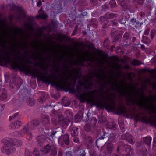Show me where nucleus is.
I'll list each match as a JSON object with an SVG mask.
<instances>
[{"label":"nucleus","mask_w":156,"mask_h":156,"mask_svg":"<svg viewBox=\"0 0 156 156\" xmlns=\"http://www.w3.org/2000/svg\"><path fill=\"white\" fill-rule=\"evenodd\" d=\"M116 134L115 133H111L109 135L108 138V141L109 142L112 143V142H115L116 140Z\"/></svg>","instance_id":"17"},{"label":"nucleus","mask_w":156,"mask_h":156,"mask_svg":"<svg viewBox=\"0 0 156 156\" xmlns=\"http://www.w3.org/2000/svg\"><path fill=\"white\" fill-rule=\"evenodd\" d=\"M107 129H106V130L104 129H102V133L101 134L100 137L98 139V140H100L101 139H104L106 138L108 136V133L106 131Z\"/></svg>","instance_id":"14"},{"label":"nucleus","mask_w":156,"mask_h":156,"mask_svg":"<svg viewBox=\"0 0 156 156\" xmlns=\"http://www.w3.org/2000/svg\"><path fill=\"white\" fill-rule=\"evenodd\" d=\"M57 148L54 146L50 152V156H55L57 154Z\"/></svg>","instance_id":"27"},{"label":"nucleus","mask_w":156,"mask_h":156,"mask_svg":"<svg viewBox=\"0 0 156 156\" xmlns=\"http://www.w3.org/2000/svg\"><path fill=\"white\" fill-rule=\"evenodd\" d=\"M105 84L104 85V87H106V85L108 84V85L111 86V88L112 90L113 91H117L119 92L120 95L121 96H124L126 97V100L127 102V105H129V103L132 102L131 97L130 95L129 92L126 90L124 92L122 91L118 84L114 82H105Z\"/></svg>","instance_id":"4"},{"label":"nucleus","mask_w":156,"mask_h":156,"mask_svg":"<svg viewBox=\"0 0 156 156\" xmlns=\"http://www.w3.org/2000/svg\"><path fill=\"white\" fill-rule=\"evenodd\" d=\"M150 28H147L144 32V34L145 35L147 36L148 34L149 33L150 31Z\"/></svg>","instance_id":"62"},{"label":"nucleus","mask_w":156,"mask_h":156,"mask_svg":"<svg viewBox=\"0 0 156 156\" xmlns=\"http://www.w3.org/2000/svg\"><path fill=\"white\" fill-rule=\"evenodd\" d=\"M49 96L48 94H46L44 93H43L40 96V98L38 99L39 102L43 103L45 100L46 99L48 98Z\"/></svg>","instance_id":"13"},{"label":"nucleus","mask_w":156,"mask_h":156,"mask_svg":"<svg viewBox=\"0 0 156 156\" xmlns=\"http://www.w3.org/2000/svg\"><path fill=\"white\" fill-rule=\"evenodd\" d=\"M51 122L55 126H56L58 123V121L54 118H52L51 119Z\"/></svg>","instance_id":"45"},{"label":"nucleus","mask_w":156,"mask_h":156,"mask_svg":"<svg viewBox=\"0 0 156 156\" xmlns=\"http://www.w3.org/2000/svg\"><path fill=\"white\" fill-rule=\"evenodd\" d=\"M115 126V124L113 122H112L107 125L106 128L107 129L115 130L116 129Z\"/></svg>","instance_id":"28"},{"label":"nucleus","mask_w":156,"mask_h":156,"mask_svg":"<svg viewBox=\"0 0 156 156\" xmlns=\"http://www.w3.org/2000/svg\"><path fill=\"white\" fill-rule=\"evenodd\" d=\"M90 156H96V152L94 150H92L90 151Z\"/></svg>","instance_id":"52"},{"label":"nucleus","mask_w":156,"mask_h":156,"mask_svg":"<svg viewBox=\"0 0 156 156\" xmlns=\"http://www.w3.org/2000/svg\"><path fill=\"white\" fill-rule=\"evenodd\" d=\"M120 5L125 9H129L128 5L126 2L124 0H122L119 3Z\"/></svg>","instance_id":"30"},{"label":"nucleus","mask_w":156,"mask_h":156,"mask_svg":"<svg viewBox=\"0 0 156 156\" xmlns=\"http://www.w3.org/2000/svg\"><path fill=\"white\" fill-rule=\"evenodd\" d=\"M30 123V126L33 129L32 126L36 127L39 125V121L37 120H34L31 122V123Z\"/></svg>","instance_id":"29"},{"label":"nucleus","mask_w":156,"mask_h":156,"mask_svg":"<svg viewBox=\"0 0 156 156\" xmlns=\"http://www.w3.org/2000/svg\"><path fill=\"white\" fill-rule=\"evenodd\" d=\"M96 122L97 120L96 118L93 117L90 121V124L92 127H94L96 125Z\"/></svg>","instance_id":"36"},{"label":"nucleus","mask_w":156,"mask_h":156,"mask_svg":"<svg viewBox=\"0 0 156 156\" xmlns=\"http://www.w3.org/2000/svg\"><path fill=\"white\" fill-rule=\"evenodd\" d=\"M105 16L107 19H108V20L110 19H113L114 18H116L117 17V14L114 13H107L105 15Z\"/></svg>","instance_id":"26"},{"label":"nucleus","mask_w":156,"mask_h":156,"mask_svg":"<svg viewBox=\"0 0 156 156\" xmlns=\"http://www.w3.org/2000/svg\"><path fill=\"white\" fill-rule=\"evenodd\" d=\"M37 144L39 146L43 145L44 143L46 141L45 136L44 135H41L38 136L36 138Z\"/></svg>","instance_id":"7"},{"label":"nucleus","mask_w":156,"mask_h":156,"mask_svg":"<svg viewBox=\"0 0 156 156\" xmlns=\"http://www.w3.org/2000/svg\"><path fill=\"white\" fill-rule=\"evenodd\" d=\"M142 41L144 43L147 44H150L151 42V41L146 36H143Z\"/></svg>","instance_id":"34"},{"label":"nucleus","mask_w":156,"mask_h":156,"mask_svg":"<svg viewBox=\"0 0 156 156\" xmlns=\"http://www.w3.org/2000/svg\"><path fill=\"white\" fill-rule=\"evenodd\" d=\"M141 64L140 62L138 60H133L132 62V64L134 65H139Z\"/></svg>","instance_id":"47"},{"label":"nucleus","mask_w":156,"mask_h":156,"mask_svg":"<svg viewBox=\"0 0 156 156\" xmlns=\"http://www.w3.org/2000/svg\"><path fill=\"white\" fill-rule=\"evenodd\" d=\"M22 80L21 79H16L14 83L17 86L18 88H19L22 84Z\"/></svg>","instance_id":"35"},{"label":"nucleus","mask_w":156,"mask_h":156,"mask_svg":"<svg viewBox=\"0 0 156 156\" xmlns=\"http://www.w3.org/2000/svg\"><path fill=\"white\" fill-rule=\"evenodd\" d=\"M78 128L77 127H72L71 131V133L73 136H77L78 135Z\"/></svg>","instance_id":"20"},{"label":"nucleus","mask_w":156,"mask_h":156,"mask_svg":"<svg viewBox=\"0 0 156 156\" xmlns=\"http://www.w3.org/2000/svg\"><path fill=\"white\" fill-rule=\"evenodd\" d=\"M64 156H72V153L71 151L67 152L65 154Z\"/></svg>","instance_id":"58"},{"label":"nucleus","mask_w":156,"mask_h":156,"mask_svg":"<svg viewBox=\"0 0 156 156\" xmlns=\"http://www.w3.org/2000/svg\"><path fill=\"white\" fill-rule=\"evenodd\" d=\"M16 10L17 12L16 13V19L19 20H22L24 18H26L27 23H25L26 26L28 27L29 29L32 30L33 29V25L34 21V18L33 17H26V14L24 10L22 7L18 6L16 5L12 6L10 9L11 10Z\"/></svg>","instance_id":"2"},{"label":"nucleus","mask_w":156,"mask_h":156,"mask_svg":"<svg viewBox=\"0 0 156 156\" xmlns=\"http://www.w3.org/2000/svg\"><path fill=\"white\" fill-rule=\"evenodd\" d=\"M84 129L85 131L87 132H90L91 131V127L90 125L89 124H86L84 126Z\"/></svg>","instance_id":"39"},{"label":"nucleus","mask_w":156,"mask_h":156,"mask_svg":"<svg viewBox=\"0 0 156 156\" xmlns=\"http://www.w3.org/2000/svg\"><path fill=\"white\" fill-rule=\"evenodd\" d=\"M53 146H50L49 144H47L42 150H41V154L44 155L49 152Z\"/></svg>","instance_id":"9"},{"label":"nucleus","mask_w":156,"mask_h":156,"mask_svg":"<svg viewBox=\"0 0 156 156\" xmlns=\"http://www.w3.org/2000/svg\"><path fill=\"white\" fill-rule=\"evenodd\" d=\"M98 21L94 19L91 21L90 24L93 27L96 28L98 26Z\"/></svg>","instance_id":"33"},{"label":"nucleus","mask_w":156,"mask_h":156,"mask_svg":"<svg viewBox=\"0 0 156 156\" xmlns=\"http://www.w3.org/2000/svg\"><path fill=\"white\" fill-rule=\"evenodd\" d=\"M62 130L61 129L59 128H57L53 129L51 130V133L50 135V136L53 138V136H54L55 134L58 133V132H62Z\"/></svg>","instance_id":"21"},{"label":"nucleus","mask_w":156,"mask_h":156,"mask_svg":"<svg viewBox=\"0 0 156 156\" xmlns=\"http://www.w3.org/2000/svg\"><path fill=\"white\" fill-rule=\"evenodd\" d=\"M85 140L86 143L88 144V145H91L92 144V143L91 138L90 136H87L86 138L85 139Z\"/></svg>","instance_id":"37"},{"label":"nucleus","mask_w":156,"mask_h":156,"mask_svg":"<svg viewBox=\"0 0 156 156\" xmlns=\"http://www.w3.org/2000/svg\"><path fill=\"white\" fill-rule=\"evenodd\" d=\"M127 135L126 134H123L121 136V139L122 140H126L127 138Z\"/></svg>","instance_id":"53"},{"label":"nucleus","mask_w":156,"mask_h":156,"mask_svg":"<svg viewBox=\"0 0 156 156\" xmlns=\"http://www.w3.org/2000/svg\"><path fill=\"white\" fill-rule=\"evenodd\" d=\"M26 101L27 105L30 106H33L34 105L35 102L34 100L30 97L27 99Z\"/></svg>","instance_id":"25"},{"label":"nucleus","mask_w":156,"mask_h":156,"mask_svg":"<svg viewBox=\"0 0 156 156\" xmlns=\"http://www.w3.org/2000/svg\"><path fill=\"white\" fill-rule=\"evenodd\" d=\"M109 4L111 8L115 7L116 6V4L115 0H111L109 2Z\"/></svg>","instance_id":"42"},{"label":"nucleus","mask_w":156,"mask_h":156,"mask_svg":"<svg viewBox=\"0 0 156 156\" xmlns=\"http://www.w3.org/2000/svg\"><path fill=\"white\" fill-rule=\"evenodd\" d=\"M61 136H62L63 138V140L65 143V144L68 145L69 144V135L68 134H65L63 135V136L61 135Z\"/></svg>","instance_id":"22"},{"label":"nucleus","mask_w":156,"mask_h":156,"mask_svg":"<svg viewBox=\"0 0 156 156\" xmlns=\"http://www.w3.org/2000/svg\"><path fill=\"white\" fill-rule=\"evenodd\" d=\"M62 104L65 106H68L70 105V102L67 100H65L62 102Z\"/></svg>","instance_id":"48"},{"label":"nucleus","mask_w":156,"mask_h":156,"mask_svg":"<svg viewBox=\"0 0 156 156\" xmlns=\"http://www.w3.org/2000/svg\"><path fill=\"white\" fill-rule=\"evenodd\" d=\"M106 149L108 154H111L113 152V144L112 143L108 142L107 144Z\"/></svg>","instance_id":"18"},{"label":"nucleus","mask_w":156,"mask_h":156,"mask_svg":"<svg viewBox=\"0 0 156 156\" xmlns=\"http://www.w3.org/2000/svg\"><path fill=\"white\" fill-rule=\"evenodd\" d=\"M144 2V0H137L136 2L139 5H142Z\"/></svg>","instance_id":"63"},{"label":"nucleus","mask_w":156,"mask_h":156,"mask_svg":"<svg viewBox=\"0 0 156 156\" xmlns=\"http://www.w3.org/2000/svg\"><path fill=\"white\" fill-rule=\"evenodd\" d=\"M110 43V41L108 39H105L104 42V46L105 47H108Z\"/></svg>","instance_id":"41"},{"label":"nucleus","mask_w":156,"mask_h":156,"mask_svg":"<svg viewBox=\"0 0 156 156\" xmlns=\"http://www.w3.org/2000/svg\"><path fill=\"white\" fill-rule=\"evenodd\" d=\"M2 91V92L0 96V99L2 101H4L7 98V91L4 88H3Z\"/></svg>","instance_id":"24"},{"label":"nucleus","mask_w":156,"mask_h":156,"mask_svg":"<svg viewBox=\"0 0 156 156\" xmlns=\"http://www.w3.org/2000/svg\"><path fill=\"white\" fill-rule=\"evenodd\" d=\"M48 115H43L42 117L41 122L44 125L48 124L50 123Z\"/></svg>","instance_id":"15"},{"label":"nucleus","mask_w":156,"mask_h":156,"mask_svg":"<svg viewBox=\"0 0 156 156\" xmlns=\"http://www.w3.org/2000/svg\"><path fill=\"white\" fill-rule=\"evenodd\" d=\"M102 8V9L101 10L102 11H105V9H107L108 8L107 5L105 4L104 5H102L101 6Z\"/></svg>","instance_id":"60"},{"label":"nucleus","mask_w":156,"mask_h":156,"mask_svg":"<svg viewBox=\"0 0 156 156\" xmlns=\"http://www.w3.org/2000/svg\"><path fill=\"white\" fill-rule=\"evenodd\" d=\"M19 115V113L18 112L14 114L13 116H10L9 117V120H11L15 118L17 116Z\"/></svg>","instance_id":"56"},{"label":"nucleus","mask_w":156,"mask_h":156,"mask_svg":"<svg viewBox=\"0 0 156 156\" xmlns=\"http://www.w3.org/2000/svg\"><path fill=\"white\" fill-rule=\"evenodd\" d=\"M123 33V32L122 31H119L117 35L119 36V37L121 38Z\"/></svg>","instance_id":"64"},{"label":"nucleus","mask_w":156,"mask_h":156,"mask_svg":"<svg viewBox=\"0 0 156 156\" xmlns=\"http://www.w3.org/2000/svg\"><path fill=\"white\" fill-rule=\"evenodd\" d=\"M99 18L101 23L102 25V28L105 29L109 27V23H110V21H108V19H107L105 16L100 17Z\"/></svg>","instance_id":"5"},{"label":"nucleus","mask_w":156,"mask_h":156,"mask_svg":"<svg viewBox=\"0 0 156 156\" xmlns=\"http://www.w3.org/2000/svg\"><path fill=\"white\" fill-rule=\"evenodd\" d=\"M143 119L144 120V122L146 123H148L149 122H150L156 125V120L155 119H151V118L148 119L146 117L144 116L143 117Z\"/></svg>","instance_id":"23"},{"label":"nucleus","mask_w":156,"mask_h":156,"mask_svg":"<svg viewBox=\"0 0 156 156\" xmlns=\"http://www.w3.org/2000/svg\"><path fill=\"white\" fill-rule=\"evenodd\" d=\"M121 38L119 37V36H118V35L116 36H115L114 37V40L113 41V42H116L118 40H119Z\"/></svg>","instance_id":"57"},{"label":"nucleus","mask_w":156,"mask_h":156,"mask_svg":"<svg viewBox=\"0 0 156 156\" xmlns=\"http://www.w3.org/2000/svg\"><path fill=\"white\" fill-rule=\"evenodd\" d=\"M22 122L19 120L16 121L10 124L9 127L12 129H14L19 128L22 125Z\"/></svg>","instance_id":"8"},{"label":"nucleus","mask_w":156,"mask_h":156,"mask_svg":"<svg viewBox=\"0 0 156 156\" xmlns=\"http://www.w3.org/2000/svg\"><path fill=\"white\" fill-rule=\"evenodd\" d=\"M78 27V26L77 25H76L75 26V29L74 30L73 33L72 34V36H74L76 34V32L77 31V29Z\"/></svg>","instance_id":"55"},{"label":"nucleus","mask_w":156,"mask_h":156,"mask_svg":"<svg viewBox=\"0 0 156 156\" xmlns=\"http://www.w3.org/2000/svg\"><path fill=\"white\" fill-rule=\"evenodd\" d=\"M90 3L94 6H96L98 3V0H90Z\"/></svg>","instance_id":"51"},{"label":"nucleus","mask_w":156,"mask_h":156,"mask_svg":"<svg viewBox=\"0 0 156 156\" xmlns=\"http://www.w3.org/2000/svg\"><path fill=\"white\" fill-rule=\"evenodd\" d=\"M119 23L121 24H123L125 26V23L126 22V20L125 18H121L119 20Z\"/></svg>","instance_id":"44"},{"label":"nucleus","mask_w":156,"mask_h":156,"mask_svg":"<svg viewBox=\"0 0 156 156\" xmlns=\"http://www.w3.org/2000/svg\"><path fill=\"white\" fill-rule=\"evenodd\" d=\"M32 129V128L30 126V123H28L20 132H18V133L21 136H22L23 134L28 132L29 129Z\"/></svg>","instance_id":"6"},{"label":"nucleus","mask_w":156,"mask_h":156,"mask_svg":"<svg viewBox=\"0 0 156 156\" xmlns=\"http://www.w3.org/2000/svg\"><path fill=\"white\" fill-rule=\"evenodd\" d=\"M137 153L139 156H147V149L144 147L141 149L138 150Z\"/></svg>","instance_id":"11"},{"label":"nucleus","mask_w":156,"mask_h":156,"mask_svg":"<svg viewBox=\"0 0 156 156\" xmlns=\"http://www.w3.org/2000/svg\"><path fill=\"white\" fill-rule=\"evenodd\" d=\"M123 37L125 40L130 39L129 34L127 33H125Z\"/></svg>","instance_id":"49"},{"label":"nucleus","mask_w":156,"mask_h":156,"mask_svg":"<svg viewBox=\"0 0 156 156\" xmlns=\"http://www.w3.org/2000/svg\"><path fill=\"white\" fill-rule=\"evenodd\" d=\"M85 2L86 1L85 0H80L78 2V4L79 5L82 6L86 5Z\"/></svg>","instance_id":"46"},{"label":"nucleus","mask_w":156,"mask_h":156,"mask_svg":"<svg viewBox=\"0 0 156 156\" xmlns=\"http://www.w3.org/2000/svg\"><path fill=\"white\" fill-rule=\"evenodd\" d=\"M86 153L85 150H81L80 151V154L77 156H85Z\"/></svg>","instance_id":"50"},{"label":"nucleus","mask_w":156,"mask_h":156,"mask_svg":"<svg viewBox=\"0 0 156 156\" xmlns=\"http://www.w3.org/2000/svg\"><path fill=\"white\" fill-rule=\"evenodd\" d=\"M14 36L15 37L16 35V34L18 35H20V33L23 31V30L21 28H15L14 30Z\"/></svg>","instance_id":"32"},{"label":"nucleus","mask_w":156,"mask_h":156,"mask_svg":"<svg viewBox=\"0 0 156 156\" xmlns=\"http://www.w3.org/2000/svg\"><path fill=\"white\" fill-rule=\"evenodd\" d=\"M73 140L75 142L79 143V139L76 137V136H73Z\"/></svg>","instance_id":"61"},{"label":"nucleus","mask_w":156,"mask_h":156,"mask_svg":"<svg viewBox=\"0 0 156 156\" xmlns=\"http://www.w3.org/2000/svg\"><path fill=\"white\" fill-rule=\"evenodd\" d=\"M151 140V138L150 136L144 137L143 138V142L146 144L149 147L150 146Z\"/></svg>","instance_id":"19"},{"label":"nucleus","mask_w":156,"mask_h":156,"mask_svg":"<svg viewBox=\"0 0 156 156\" xmlns=\"http://www.w3.org/2000/svg\"><path fill=\"white\" fill-rule=\"evenodd\" d=\"M2 141L4 144L1 149L2 151L7 154H9L11 152V146L16 145L18 146H21L23 144L22 141L16 139L13 140L12 139L4 140H2Z\"/></svg>","instance_id":"3"},{"label":"nucleus","mask_w":156,"mask_h":156,"mask_svg":"<svg viewBox=\"0 0 156 156\" xmlns=\"http://www.w3.org/2000/svg\"><path fill=\"white\" fill-rule=\"evenodd\" d=\"M30 153L27 149H25V156H31L30 155Z\"/></svg>","instance_id":"59"},{"label":"nucleus","mask_w":156,"mask_h":156,"mask_svg":"<svg viewBox=\"0 0 156 156\" xmlns=\"http://www.w3.org/2000/svg\"><path fill=\"white\" fill-rule=\"evenodd\" d=\"M33 154L35 156H40V153L39 150L37 148H35L34 150Z\"/></svg>","instance_id":"43"},{"label":"nucleus","mask_w":156,"mask_h":156,"mask_svg":"<svg viewBox=\"0 0 156 156\" xmlns=\"http://www.w3.org/2000/svg\"><path fill=\"white\" fill-rule=\"evenodd\" d=\"M83 111H79L77 114L75 116L74 122H78L79 121V119L83 117Z\"/></svg>","instance_id":"16"},{"label":"nucleus","mask_w":156,"mask_h":156,"mask_svg":"<svg viewBox=\"0 0 156 156\" xmlns=\"http://www.w3.org/2000/svg\"><path fill=\"white\" fill-rule=\"evenodd\" d=\"M60 123L64 128H66L69 123V120L67 119H64L59 120Z\"/></svg>","instance_id":"12"},{"label":"nucleus","mask_w":156,"mask_h":156,"mask_svg":"<svg viewBox=\"0 0 156 156\" xmlns=\"http://www.w3.org/2000/svg\"><path fill=\"white\" fill-rule=\"evenodd\" d=\"M33 73L34 75L37 76H38L39 74H41L43 76V80L45 83H50L52 82V84L56 87L62 89L66 88L73 93L76 91L78 94H81L80 97L83 99H84L87 95L90 96V98L88 99L87 102L97 108H99L101 109L105 108L106 109H110L114 110L117 112L118 115L126 112V108L125 106H122L121 105H117L115 102L113 100V98L108 96H105L103 93L100 95L101 98V100H96L94 94L97 91V90L89 92L86 91V90L93 88L91 83H89L88 85L85 86L84 88H83L81 87L82 86H84V84L80 80L78 82V84L76 86V89L75 90L74 86L76 82V77L72 78L74 83H69L68 80L66 77L65 74L63 75L59 74V76L61 79H60L55 74H50L47 76L44 75L39 70H37V72L34 71Z\"/></svg>","instance_id":"1"},{"label":"nucleus","mask_w":156,"mask_h":156,"mask_svg":"<svg viewBox=\"0 0 156 156\" xmlns=\"http://www.w3.org/2000/svg\"><path fill=\"white\" fill-rule=\"evenodd\" d=\"M126 140L129 143L131 144H133L135 143V141L133 139V137L131 135H129L128 136Z\"/></svg>","instance_id":"31"},{"label":"nucleus","mask_w":156,"mask_h":156,"mask_svg":"<svg viewBox=\"0 0 156 156\" xmlns=\"http://www.w3.org/2000/svg\"><path fill=\"white\" fill-rule=\"evenodd\" d=\"M39 15L36 16L37 18H41L43 19H46L48 16L46 14V12L40 9L38 11Z\"/></svg>","instance_id":"10"},{"label":"nucleus","mask_w":156,"mask_h":156,"mask_svg":"<svg viewBox=\"0 0 156 156\" xmlns=\"http://www.w3.org/2000/svg\"><path fill=\"white\" fill-rule=\"evenodd\" d=\"M111 23L113 25L117 26L118 24V21L117 20H115L110 21V23Z\"/></svg>","instance_id":"54"},{"label":"nucleus","mask_w":156,"mask_h":156,"mask_svg":"<svg viewBox=\"0 0 156 156\" xmlns=\"http://www.w3.org/2000/svg\"><path fill=\"white\" fill-rule=\"evenodd\" d=\"M106 121V118L103 116L101 115L99 117V120L98 122L100 123H102L105 122Z\"/></svg>","instance_id":"38"},{"label":"nucleus","mask_w":156,"mask_h":156,"mask_svg":"<svg viewBox=\"0 0 156 156\" xmlns=\"http://www.w3.org/2000/svg\"><path fill=\"white\" fill-rule=\"evenodd\" d=\"M156 33V30L154 29L152 30H151L150 34V37L151 39H153L155 36Z\"/></svg>","instance_id":"40"}]
</instances>
